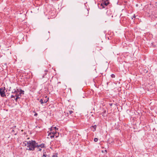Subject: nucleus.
I'll return each mask as SVG.
<instances>
[{
    "label": "nucleus",
    "instance_id": "obj_22",
    "mask_svg": "<svg viewBox=\"0 0 157 157\" xmlns=\"http://www.w3.org/2000/svg\"><path fill=\"white\" fill-rule=\"evenodd\" d=\"M106 112V110H104L102 113H105Z\"/></svg>",
    "mask_w": 157,
    "mask_h": 157
},
{
    "label": "nucleus",
    "instance_id": "obj_17",
    "mask_svg": "<svg viewBox=\"0 0 157 157\" xmlns=\"http://www.w3.org/2000/svg\"><path fill=\"white\" fill-rule=\"evenodd\" d=\"M16 98L15 99V100L16 101H17V100L18 99L20 98V97H16Z\"/></svg>",
    "mask_w": 157,
    "mask_h": 157
},
{
    "label": "nucleus",
    "instance_id": "obj_4",
    "mask_svg": "<svg viewBox=\"0 0 157 157\" xmlns=\"http://www.w3.org/2000/svg\"><path fill=\"white\" fill-rule=\"evenodd\" d=\"M42 157H50V155L48 152L44 151L43 152V155Z\"/></svg>",
    "mask_w": 157,
    "mask_h": 157
},
{
    "label": "nucleus",
    "instance_id": "obj_15",
    "mask_svg": "<svg viewBox=\"0 0 157 157\" xmlns=\"http://www.w3.org/2000/svg\"><path fill=\"white\" fill-rule=\"evenodd\" d=\"M57 153L54 154L52 156V157H56V155H57Z\"/></svg>",
    "mask_w": 157,
    "mask_h": 157
},
{
    "label": "nucleus",
    "instance_id": "obj_12",
    "mask_svg": "<svg viewBox=\"0 0 157 157\" xmlns=\"http://www.w3.org/2000/svg\"><path fill=\"white\" fill-rule=\"evenodd\" d=\"M18 90V89H17V90H16L15 89H14L12 91L11 93L12 94H15L17 92V91Z\"/></svg>",
    "mask_w": 157,
    "mask_h": 157
},
{
    "label": "nucleus",
    "instance_id": "obj_7",
    "mask_svg": "<svg viewBox=\"0 0 157 157\" xmlns=\"http://www.w3.org/2000/svg\"><path fill=\"white\" fill-rule=\"evenodd\" d=\"M96 125H92L91 127H90V128L93 132H94L95 131H96Z\"/></svg>",
    "mask_w": 157,
    "mask_h": 157
},
{
    "label": "nucleus",
    "instance_id": "obj_11",
    "mask_svg": "<svg viewBox=\"0 0 157 157\" xmlns=\"http://www.w3.org/2000/svg\"><path fill=\"white\" fill-rule=\"evenodd\" d=\"M15 96L16 97H20V98H21V94L19 93V94H18V90L17 91V92L15 94Z\"/></svg>",
    "mask_w": 157,
    "mask_h": 157
},
{
    "label": "nucleus",
    "instance_id": "obj_9",
    "mask_svg": "<svg viewBox=\"0 0 157 157\" xmlns=\"http://www.w3.org/2000/svg\"><path fill=\"white\" fill-rule=\"evenodd\" d=\"M54 130L55 131H56L57 130H58V128H57L56 127H51L50 128V131H52V130Z\"/></svg>",
    "mask_w": 157,
    "mask_h": 157
},
{
    "label": "nucleus",
    "instance_id": "obj_21",
    "mask_svg": "<svg viewBox=\"0 0 157 157\" xmlns=\"http://www.w3.org/2000/svg\"><path fill=\"white\" fill-rule=\"evenodd\" d=\"M69 113L71 114L73 113V111L72 110H70L69 111Z\"/></svg>",
    "mask_w": 157,
    "mask_h": 157
},
{
    "label": "nucleus",
    "instance_id": "obj_8",
    "mask_svg": "<svg viewBox=\"0 0 157 157\" xmlns=\"http://www.w3.org/2000/svg\"><path fill=\"white\" fill-rule=\"evenodd\" d=\"M48 101V100H44V101H43V100L42 99H40V102L42 105H43V104L44 103H47Z\"/></svg>",
    "mask_w": 157,
    "mask_h": 157
},
{
    "label": "nucleus",
    "instance_id": "obj_13",
    "mask_svg": "<svg viewBox=\"0 0 157 157\" xmlns=\"http://www.w3.org/2000/svg\"><path fill=\"white\" fill-rule=\"evenodd\" d=\"M45 72V73L44 75L43 76V78H44V76L45 75H46V74H47V72H48V70H45L44 71Z\"/></svg>",
    "mask_w": 157,
    "mask_h": 157
},
{
    "label": "nucleus",
    "instance_id": "obj_14",
    "mask_svg": "<svg viewBox=\"0 0 157 157\" xmlns=\"http://www.w3.org/2000/svg\"><path fill=\"white\" fill-rule=\"evenodd\" d=\"M24 91L22 90H20V92L19 93H20L21 94H24Z\"/></svg>",
    "mask_w": 157,
    "mask_h": 157
},
{
    "label": "nucleus",
    "instance_id": "obj_2",
    "mask_svg": "<svg viewBox=\"0 0 157 157\" xmlns=\"http://www.w3.org/2000/svg\"><path fill=\"white\" fill-rule=\"evenodd\" d=\"M45 145L44 144L42 143L41 144H39L37 143L36 147V148L37 149L38 151H41L42 149L45 148Z\"/></svg>",
    "mask_w": 157,
    "mask_h": 157
},
{
    "label": "nucleus",
    "instance_id": "obj_24",
    "mask_svg": "<svg viewBox=\"0 0 157 157\" xmlns=\"http://www.w3.org/2000/svg\"><path fill=\"white\" fill-rule=\"evenodd\" d=\"M9 91H11V87H10L9 89Z\"/></svg>",
    "mask_w": 157,
    "mask_h": 157
},
{
    "label": "nucleus",
    "instance_id": "obj_19",
    "mask_svg": "<svg viewBox=\"0 0 157 157\" xmlns=\"http://www.w3.org/2000/svg\"><path fill=\"white\" fill-rule=\"evenodd\" d=\"M34 112L35 113L34 116H37L38 115V114L36 113L35 112Z\"/></svg>",
    "mask_w": 157,
    "mask_h": 157
},
{
    "label": "nucleus",
    "instance_id": "obj_16",
    "mask_svg": "<svg viewBox=\"0 0 157 157\" xmlns=\"http://www.w3.org/2000/svg\"><path fill=\"white\" fill-rule=\"evenodd\" d=\"M111 76L112 78H114L115 77V76L114 74H112L111 75Z\"/></svg>",
    "mask_w": 157,
    "mask_h": 157
},
{
    "label": "nucleus",
    "instance_id": "obj_20",
    "mask_svg": "<svg viewBox=\"0 0 157 157\" xmlns=\"http://www.w3.org/2000/svg\"><path fill=\"white\" fill-rule=\"evenodd\" d=\"M16 96H15V95H12L11 96V98H15V97Z\"/></svg>",
    "mask_w": 157,
    "mask_h": 157
},
{
    "label": "nucleus",
    "instance_id": "obj_28",
    "mask_svg": "<svg viewBox=\"0 0 157 157\" xmlns=\"http://www.w3.org/2000/svg\"><path fill=\"white\" fill-rule=\"evenodd\" d=\"M15 134V135H16L17 134Z\"/></svg>",
    "mask_w": 157,
    "mask_h": 157
},
{
    "label": "nucleus",
    "instance_id": "obj_26",
    "mask_svg": "<svg viewBox=\"0 0 157 157\" xmlns=\"http://www.w3.org/2000/svg\"><path fill=\"white\" fill-rule=\"evenodd\" d=\"M15 127H16V126H13V128H15Z\"/></svg>",
    "mask_w": 157,
    "mask_h": 157
},
{
    "label": "nucleus",
    "instance_id": "obj_27",
    "mask_svg": "<svg viewBox=\"0 0 157 157\" xmlns=\"http://www.w3.org/2000/svg\"><path fill=\"white\" fill-rule=\"evenodd\" d=\"M56 157H58L57 156V155H56Z\"/></svg>",
    "mask_w": 157,
    "mask_h": 157
},
{
    "label": "nucleus",
    "instance_id": "obj_23",
    "mask_svg": "<svg viewBox=\"0 0 157 157\" xmlns=\"http://www.w3.org/2000/svg\"><path fill=\"white\" fill-rule=\"evenodd\" d=\"M54 130H52V134H55V132L54 131Z\"/></svg>",
    "mask_w": 157,
    "mask_h": 157
},
{
    "label": "nucleus",
    "instance_id": "obj_6",
    "mask_svg": "<svg viewBox=\"0 0 157 157\" xmlns=\"http://www.w3.org/2000/svg\"><path fill=\"white\" fill-rule=\"evenodd\" d=\"M109 3V2L108 0H106V1H104L103 3L101 4V6H103V8H104V6H107Z\"/></svg>",
    "mask_w": 157,
    "mask_h": 157
},
{
    "label": "nucleus",
    "instance_id": "obj_10",
    "mask_svg": "<svg viewBox=\"0 0 157 157\" xmlns=\"http://www.w3.org/2000/svg\"><path fill=\"white\" fill-rule=\"evenodd\" d=\"M59 132H57L56 131H55V133L54 134V137L55 136L56 138H57L59 137Z\"/></svg>",
    "mask_w": 157,
    "mask_h": 157
},
{
    "label": "nucleus",
    "instance_id": "obj_3",
    "mask_svg": "<svg viewBox=\"0 0 157 157\" xmlns=\"http://www.w3.org/2000/svg\"><path fill=\"white\" fill-rule=\"evenodd\" d=\"M5 90L6 89L5 87H2L0 88V94L1 96L2 97H4L6 96L5 92Z\"/></svg>",
    "mask_w": 157,
    "mask_h": 157
},
{
    "label": "nucleus",
    "instance_id": "obj_25",
    "mask_svg": "<svg viewBox=\"0 0 157 157\" xmlns=\"http://www.w3.org/2000/svg\"><path fill=\"white\" fill-rule=\"evenodd\" d=\"M12 132H14V130L13 129V130H12Z\"/></svg>",
    "mask_w": 157,
    "mask_h": 157
},
{
    "label": "nucleus",
    "instance_id": "obj_5",
    "mask_svg": "<svg viewBox=\"0 0 157 157\" xmlns=\"http://www.w3.org/2000/svg\"><path fill=\"white\" fill-rule=\"evenodd\" d=\"M50 132L49 133V134L48 135V138H50L52 139L53 138H54V134H52V131H50Z\"/></svg>",
    "mask_w": 157,
    "mask_h": 157
},
{
    "label": "nucleus",
    "instance_id": "obj_1",
    "mask_svg": "<svg viewBox=\"0 0 157 157\" xmlns=\"http://www.w3.org/2000/svg\"><path fill=\"white\" fill-rule=\"evenodd\" d=\"M37 143H36L34 140H31L29 141H25L23 142V145L25 146H27V149L29 151H33L35 150V148Z\"/></svg>",
    "mask_w": 157,
    "mask_h": 157
},
{
    "label": "nucleus",
    "instance_id": "obj_18",
    "mask_svg": "<svg viewBox=\"0 0 157 157\" xmlns=\"http://www.w3.org/2000/svg\"><path fill=\"white\" fill-rule=\"evenodd\" d=\"M94 141L95 142H97L98 141V139L96 138H94Z\"/></svg>",
    "mask_w": 157,
    "mask_h": 157
}]
</instances>
